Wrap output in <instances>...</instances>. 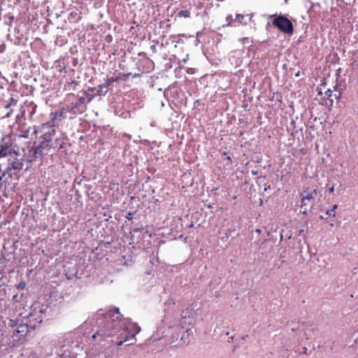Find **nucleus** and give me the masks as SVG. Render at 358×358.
I'll return each instance as SVG.
<instances>
[{
	"label": "nucleus",
	"mask_w": 358,
	"mask_h": 358,
	"mask_svg": "<svg viewBox=\"0 0 358 358\" xmlns=\"http://www.w3.org/2000/svg\"><path fill=\"white\" fill-rule=\"evenodd\" d=\"M190 11L188 10H182L178 13V16L180 17L188 18L190 17Z\"/></svg>",
	"instance_id": "nucleus-11"
},
{
	"label": "nucleus",
	"mask_w": 358,
	"mask_h": 358,
	"mask_svg": "<svg viewBox=\"0 0 358 358\" xmlns=\"http://www.w3.org/2000/svg\"><path fill=\"white\" fill-rule=\"evenodd\" d=\"M13 20H14V16L13 15H10V13L4 15V20H5L6 24H11Z\"/></svg>",
	"instance_id": "nucleus-12"
},
{
	"label": "nucleus",
	"mask_w": 358,
	"mask_h": 358,
	"mask_svg": "<svg viewBox=\"0 0 358 358\" xmlns=\"http://www.w3.org/2000/svg\"><path fill=\"white\" fill-rule=\"evenodd\" d=\"M337 205L335 204L333 206L331 210H328L327 211V214L329 216L332 215V216H335V210L337 208Z\"/></svg>",
	"instance_id": "nucleus-18"
},
{
	"label": "nucleus",
	"mask_w": 358,
	"mask_h": 358,
	"mask_svg": "<svg viewBox=\"0 0 358 358\" xmlns=\"http://www.w3.org/2000/svg\"><path fill=\"white\" fill-rule=\"evenodd\" d=\"M341 95V92H338V94L337 95L336 94H334V96L336 98H337L338 96H339Z\"/></svg>",
	"instance_id": "nucleus-27"
},
{
	"label": "nucleus",
	"mask_w": 358,
	"mask_h": 358,
	"mask_svg": "<svg viewBox=\"0 0 358 358\" xmlns=\"http://www.w3.org/2000/svg\"><path fill=\"white\" fill-rule=\"evenodd\" d=\"M36 107V105H33V106H31V108H31V112H35Z\"/></svg>",
	"instance_id": "nucleus-24"
},
{
	"label": "nucleus",
	"mask_w": 358,
	"mask_h": 358,
	"mask_svg": "<svg viewBox=\"0 0 358 358\" xmlns=\"http://www.w3.org/2000/svg\"><path fill=\"white\" fill-rule=\"evenodd\" d=\"M124 332H122L120 334V337H122L124 338V340L123 341H120L119 342L117 343V345L118 346H121L124 342H126V341L129 340V336H127V335L124 336Z\"/></svg>",
	"instance_id": "nucleus-13"
},
{
	"label": "nucleus",
	"mask_w": 358,
	"mask_h": 358,
	"mask_svg": "<svg viewBox=\"0 0 358 358\" xmlns=\"http://www.w3.org/2000/svg\"><path fill=\"white\" fill-rule=\"evenodd\" d=\"M122 73H120L118 76H117L115 78L113 77V83L117 82L119 80H120V78H122Z\"/></svg>",
	"instance_id": "nucleus-20"
},
{
	"label": "nucleus",
	"mask_w": 358,
	"mask_h": 358,
	"mask_svg": "<svg viewBox=\"0 0 358 358\" xmlns=\"http://www.w3.org/2000/svg\"><path fill=\"white\" fill-rule=\"evenodd\" d=\"M273 25L277 27L281 32L287 35H292L294 26L292 22L285 16L280 15L275 17L273 21Z\"/></svg>",
	"instance_id": "nucleus-4"
},
{
	"label": "nucleus",
	"mask_w": 358,
	"mask_h": 358,
	"mask_svg": "<svg viewBox=\"0 0 358 358\" xmlns=\"http://www.w3.org/2000/svg\"><path fill=\"white\" fill-rule=\"evenodd\" d=\"M117 334L116 331H114L111 330L109 327L107 331H100L96 332L92 336V338L94 339L96 338L97 336H108V337H112L115 336Z\"/></svg>",
	"instance_id": "nucleus-8"
},
{
	"label": "nucleus",
	"mask_w": 358,
	"mask_h": 358,
	"mask_svg": "<svg viewBox=\"0 0 358 358\" xmlns=\"http://www.w3.org/2000/svg\"><path fill=\"white\" fill-rule=\"evenodd\" d=\"M245 17V15L237 14L236 16V20L238 21V24L246 25L247 22H243V20Z\"/></svg>",
	"instance_id": "nucleus-14"
},
{
	"label": "nucleus",
	"mask_w": 358,
	"mask_h": 358,
	"mask_svg": "<svg viewBox=\"0 0 358 358\" xmlns=\"http://www.w3.org/2000/svg\"><path fill=\"white\" fill-rule=\"evenodd\" d=\"M40 133V141L38 145L36 148V154L40 156L45 155L49 151L50 148L53 146L51 144L52 136L55 134V129L48 124H43L39 131L34 129V133Z\"/></svg>",
	"instance_id": "nucleus-1"
},
{
	"label": "nucleus",
	"mask_w": 358,
	"mask_h": 358,
	"mask_svg": "<svg viewBox=\"0 0 358 358\" xmlns=\"http://www.w3.org/2000/svg\"><path fill=\"white\" fill-rule=\"evenodd\" d=\"M9 152L8 148H4L1 145V148L0 149V157H3L8 155Z\"/></svg>",
	"instance_id": "nucleus-15"
},
{
	"label": "nucleus",
	"mask_w": 358,
	"mask_h": 358,
	"mask_svg": "<svg viewBox=\"0 0 358 358\" xmlns=\"http://www.w3.org/2000/svg\"><path fill=\"white\" fill-rule=\"evenodd\" d=\"M316 90L318 96L317 99L322 101V105H324L329 109L333 104V99H331L333 92L330 89L327 88L326 83H322L317 87Z\"/></svg>",
	"instance_id": "nucleus-5"
},
{
	"label": "nucleus",
	"mask_w": 358,
	"mask_h": 358,
	"mask_svg": "<svg viewBox=\"0 0 358 358\" xmlns=\"http://www.w3.org/2000/svg\"><path fill=\"white\" fill-rule=\"evenodd\" d=\"M90 101L91 98L86 94H84L82 96L70 94L65 99V104L68 111L75 112L76 109L78 112H83L86 109L87 103Z\"/></svg>",
	"instance_id": "nucleus-2"
},
{
	"label": "nucleus",
	"mask_w": 358,
	"mask_h": 358,
	"mask_svg": "<svg viewBox=\"0 0 358 358\" xmlns=\"http://www.w3.org/2000/svg\"><path fill=\"white\" fill-rule=\"evenodd\" d=\"M77 85V82H76V81L73 80L72 82H71V83H69L68 84V85H69H69Z\"/></svg>",
	"instance_id": "nucleus-22"
},
{
	"label": "nucleus",
	"mask_w": 358,
	"mask_h": 358,
	"mask_svg": "<svg viewBox=\"0 0 358 358\" xmlns=\"http://www.w3.org/2000/svg\"><path fill=\"white\" fill-rule=\"evenodd\" d=\"M82 19V13L76 11H72L69 14V20L73 22H78Z\"/></svg>",
	"instance_id": "nucleus-9"
},
{
	"label": "nucleus",
	"mask_w": 358,
	"mask_h": 358,
	"mask_svg": "<svg viewBox=\"0 0 358 358\" xmlns=\"http://www.w3.org/2000/svg\"><path fill=\"white\" fill-rule=\"evenodd\" d=\"M151 48H152V50H155V45H152Z\"/></svg>",
	"instance_id": "nucleus-28"
},
{
	"label": "nucleus",
	"mask_w": 358,
	"mask_h": 358,
	"mask_svg": "<svg viewBox=\"0 0 358 358\" xmlns=\"http://www.w3.org/2000/svg\"><path fill=\"white\" fill-rule=\"evenodd\" d=\"M0 15H1V14L0 13ZM1 20V16H0V20Z\"/></svg>",
	"instance_id": "nucleus-29"
},
{
	"label": "nucleus",
	"mask_w": 358,
	"mask_h": 358,
	"mask_svg": "<svg viewBox=\"0 0 358 358\" xmlns=\"http://www.w3.org/2000/svg\"><path fill=\"white\" fill-rule=\"evenodd\" d=\"M138 76H140V74H139V73L134 74V75L133 76V78H136V77H138Z\"/></svg>",
	"instance_id": "nucleus-26"
},
{
	"label": "nucleus",
	"mask_w": 358,
	"mask_h": 358,
	"mask_svg": "<svg viewBox=\"0 0 358 358\" xmlns=\"http://www.w3.org/2000/svg\"><path fill=\"white\" fill-rule=\"evenodd\" d=\"M334 191V186H332L331 187H330L329 189V192H331V193L333 192Z\"/></svg>",
	"instance_id": "nucleus-23"
},
{
	"label": "nucleus",
	"mask_w": 358,
	"mask_h": 358,
	"mask_svg": "<svg viewBox=\"0 0 358 358\" xmlns=\"http://www.w3.org/2000/svg\"><path fill=\"white\" fill-rule=\"evenodd\" d=\"M25 286H26V283H25L24 282L22 281V282H20L17 285V289H23L25 287Z\"/></svg>",
	"instance_id": "nucleus-19"
},
{
	"label": "nucleus",
	"mask_w": 358,
	"mask_h": 358,
	"mask_svg": "<svg viewBox=\"0 0 358 358\" xmlns=\"http://www.w3.org/2000/svg\"><path fill=\"white\" fill-rule=\"evenodd\" d=\"M18 99L9 94H3L2 97L0 98V109L10 110V112L19 109L20 112H25V109L21 106V104L18 106Z\"/></svg>",
	"instance_id": "nucleus-3"
},
{
	"label": "nucleus",
	"mask_w": 358,
	"mask_h": 358,
	"mask_svg": "<svg viewBox=\"0 0 358 358\" xmlns=\"http://www.w3.org/2000/svg\"><path fill=\"white\" fill-rule=\"evenodd\" d=\"M131 76V73H122V76H125L127 78Z\"/></svg>",
	"instance_id": "nucleus-21"
},
{
	"label": "nucleus",
	"mask_w": 358,
	"mask_h": 358,
	"mask_svg": "<svg viewBox=\"0 0 358 358\" xmlns=\"http://www.w3.org/2000/svg\"><path fill=\"white\" fill-rule=\"evenodd\" d=\"M120 327L122 332L127 333L126 335L129 336V338H134L141 331L140 327L135 323L129 322L127 324H123Z\"/></svg>",
	"instance_id": "nucleus-6"
},
{
	"label": "nucleus",
	"mask_w": 358,
	"mask_h": 358,
	"mask_svg": "<svg viewBox=\"0 0 358 358\" xmlns=\"http://www.w3.org/2000/svg\"><path fill=\"white\" fill-rule=\"evenodd\" d=\"M316 190L314 189L311 191L310 192H305L302 194V205H307V201H310V200L313 199L315 196H316Z\"/></svg>",
	"instance_id": "nucleus-7"
},
{
	"label": "nucleus",
	"mask_w": 358,
	"mask_h": 358,
	"mask_svg": "<svg viewBox=\"0 0 358 358\" xmlns=\"http://www.w3.org/2000/svg\"><path fill=\"white\" fill-rule=\"evenodd\" d=\"M236 20L233 19V16L231 15H229L226 17L227 26L230 27L233 25L234 22Z\"/></svg>",
	"instance_id": "nucleus-16"
},
{
	"label": "nucleus",
	"mask_w": 358,
	"mask_h": 358,
	"mask_svg": "<svg viewBox=\"0 0 358 358\" xmlns=\"http://www.w3.org/2000/svg\"><path fill=\"white\" fill-rule=\"evenodd\" d=\"M113 83V77H110L109 78H108L103 83V87H107L108 88V87L112 84Z\"/></svg>",
	"instance_id": "nucleus-17"
},
{
	"label": "nucleus",
	"mask_w": 358,
	"mask_h": 358,
	"mask_svg": "<svg viewBox=\"0 0 358 358\" xmlns=\"http://www.w3.org/2000/svg\"><path fill=\"white\" fill-rule=\"evenodd\" d=\"M127 78L125 77V76H122V78H120V80H126Z\"/></svg>",
	"instance_id": "nucleus-25"
},
{
	"label": "nucleus",
	"mask_w": 358,
	"mask_h": 358,
	"mask_svg": "<svg viewBox=\"0 0 358 358\" xmlns=\"http://www.w3.org/2000/svg\"><path fill=\"white\" fill-rule=\"evenodd\" d=\"M97 94L99 96L105 95L108 92V89L107 87H103V83L98 86Z\"/></svg>",
	"instance_id": "nucleus-10"
}]
</instances>
